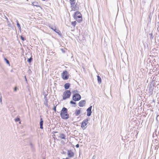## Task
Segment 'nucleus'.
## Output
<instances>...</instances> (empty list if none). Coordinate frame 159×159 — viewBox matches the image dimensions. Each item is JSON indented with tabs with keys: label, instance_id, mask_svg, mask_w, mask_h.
<instances>
[{
	"label": "nucleus",
	"instance_id": "f257e3e1",
	"mask_svg": "<svg viewBox=\"0 0 159 159\" xmlns=\"http://www.w3.org/2000/svg\"><path fill=\"white\" fill-rule=\"evenodd\" d=\"M60 116L61 118L64 119L66 120L69 118V115L67 112V109L65 107L62 108L61 111Z\"/></svg>",
	"mask_w": 159,
	"mask_h": 159
},
{
	"label": "nucleus",
	"instance_id": "f03ea898",
	"mask_svg": "<svg viewBox=\"0 0 159 159\" xmlns=\"http://www.w3.org/2000/svg\"><path fill=\"white\" fill-rule=\"evenodd\" d=\"M73 17L78 23H80L82 20V18L81 13L78 11L75 12Z\"/></svg>",
	"mask_w": 159,
	"mask_h": 159
},
{
	"label": "nucleus",
	"instance_id": "7ed1b4c3",
	"mask_svg": "<svg viewBox=\"0 0 159 159\" xmlns=\"http://www.w3.org/2000/svg\"><path fill=\"white\" fill-rule=\"evenodd\" d=\"M71 94V92L70 90H66L64 92L63 94V99L65 100L67 98H69Z\"/></svg>",
	"mask_w": 159,
	"mask_h": 159
},
{
	"label": "nucleus",
	"instance_id": "20e7f679",
	"mask_svg": "<svg viewBox=\"0 0 159 159\" xmlns=\"http://www.w3.org/2000/svg\"><path fill=\"white\" fill-rule=\"evenodd\" d=\"M61 76L63 79L67 80L69 77V73L66 70H65L61 73Z\"/></svg>",
	"mask_w": 159,
	"mask_h": 159
},
{
	"label": "nucleus",
	"instance_id": "39448f33",
	"mask_svg": "<svg viewBox=\"0 0 159 159\" xmlns=\"http://www.w3.org/2000/svg\"><path fill=\"white\" fill-rule=\"evenodd\" d=\"M89 120V118L85 119L83 120L82 124H81V127L83 129H86L87 126L86 125L88 123V121Z\"/></svg>",
	"mask_w": 159,
	"mask_h": 159
},
{
	"label": "nucleus",
	"instance_id": "423d86ee",
	"mask_svg": "<svg viewBox=\"0 0 159 159\" xmlns=\"http://www.w3.org/2000/svg\"><path fill=\"white\" fill-rule=\"evenodd\" d=\"M81 98V96L78 93H75L73 96L72 99L75 101H79Z\"/></svg>",
	"mask_w": 159,
	"mask_h": 159
},
{
	"label": "nucleus",
	"instance_id": "0eeeda50",
	"mask_svg": "<svg viewBox=\"0 0 159 159\" xmlns=\"http://www.w3.org/2000/svg\"><path fill=\"white\" fill-rule=\"evenodd\" d=\"M43 94L44 95V105L47 107L48 108H49V106L48 105V100L47 97V94H46L44 92H43Z\"/></svg>",
	"mask_w": 159,
	"mask_h": 159
},
{
	"label": "nucleus",
	"instance_id": "6e6552de",
	"mask_svg": "<svg viewBox=\"0 0 159 159\" xmlns=\"http://www.w3.org/2000/svg\"><path fill=\"white\" fill-rule=\"evenodd\" d=\"M50 28L54 30L55 32L57 33L59 35H61V31L55 26H50Z\"/></svg>",
	"mask_w": 159,
	"mask_h": 159
},
{
	"label": "nucleus",
	"instance_id": "1a4fd4ad",
	"mask_svg": "<svg viewBox=\"0 0 159 159\" xmlns=\"http://www.w3.org/2000/svg\"><path fill=\"white\" fill-rule=\"evenodd\" d=\"M67 155L69 157H72L74 156V154L71 150H67Z\"/></svg>",
	"mask_w": 159,
	"mask_h": 159
},
{
	"label": "nucleus",
	"instance_id": "9d476101",
	"mask_svg": "<svg viewBox=\"0 0 159 159\" xmlns=\"http://www.w3.org/2000/svg\"><path fill=\"white\" fill-rule=\"evenodd\" d=\"M92 108V106L89 107L87 110V116H91L92 113L91 109Z\"/></svg>",
	"mask_w": 159,
	"mask_h": 159
},
{
	"label": "nucleus",
	"instance_id": "9b49d317",
	"mask_svg": "<svg viewBox=\"0 0 159 159\" xmlns=\"http://www.w3.org/2000/svg\"><path fill=\"white\" fill-rule=\"evenodd\" d=\"M86 103L85 100H82L80 101L79 103V106L80 107H83L85 106Z\"/></svg>",
	"mask_w": 159,
	"mask_h": 159
},
{
	"label": "nucleus",
	"instance_id": "f8f14e48",
	"mask_svg": "<svg viewBox=\"0 0 159 159\" xmlns=\"http://www.w3.org/2000/svg\"><path fill=\"white\" fill-rule=\"evenodd\" d=\"M149 90V93L151 94H152L153 90V86L152 85H150L148 87Z\"/></svg>",
	"mask_w": 159,
	"mask_h": 159
},
{
	"label": "nucleus",
	"instance_id": "ddd939ff",
	"mask_svg": "<svg viewBox=\"0 0 159 159\" xmlns=\"http://www.w3.org/2000/svg\"><path fill=\"white\" fill-rule=\"evenodd\" d=\"M40 117H41V116H40ZM43 119L42 118H41L40 119V128L41 129H43Z\"/></svg>",
	"mask_w": 159,
	"mask_h": 159
},
{
	"label": "nucleus",
	"instance_id": "4468645a",
	"mask_svg": "<svg viewBox=\"0 0 159 159\" xmlns=\"http://www.w3.org/2000/svg\"><path fill=\"white\" fill-rule=\"evenodd\" d=\"M70 84L69 83H66V84H65V85H64L65 89H68L70 87Z\"/></svg>",
	"mask_w": 159,
	"mask_h": 159
},
{
	"label": "nucleus",
	"instance_id": "2eb2a0df",
	"mask_svg": "<svg viewBox=\"0 0 159 159\" xmlns=\"http://www.w3.org/2000/svg\"><path fill=\"white\" fill-rule=\"evenodd\" d=\"M79 7L77 5V3L73 7H72V10L74 11L77 10L79 9Z\"/></svg>",
	"mask_w": 159,
	"mask_h": 159
},
{
	"label": "nucleus",
	"instance_id": "dca6fc26",
	"mask_svg": "<svg viewBox=\"0 0 159 159\" xmlns=\"http://www.w3.org/2000/svg\"><path fill=\"white\" fill-rule=\"evenodd\" d=\"M66 135L63 134H60V137L63 139H66Z\"/></svg>",
	"mask_w": 159,
	"mask_h": 159
},
{
	"label": "nucleus",
	"instance_id": "f3484780",
	"mask_svg": "<svg viewBox=\"0 0 159 159\" xmlns=\"http://www.w3.org/2000/svg\"><path fill=\"white\" fill-rule=\"evenodd\" d=\"M32 4L33 5L36 6L37 7H40V6L39 5L38 3L37 2H33Z\"/></svg>",
	"mask_w": 159,
	"mask_h": 159
},
{
	"label": "nucleus",
	"instance_id": "a211bd4d",
	"mask_svg": "<svg viewBox=\"0 0 159 159\" xmlns=\"http://www.w3.org/2000/svg\"><path fill=\"white\" fill-rule=\"evenodd\" d=\"M16 22L17 25V26H18V29H19V30L21 31V27H20V24L19 23L18 20H16Z\"/></svg>",
	"mask_w": 159,
	"mask_h": 159
},
{
	"label": "nucleus",
	"instance_id": "6ab92c4d",
	"mask_svg": "<svg viewBox=\"0 0 159 159\" xmlns=\"http://www.w3.org/2000/svg\"><path fill=\"white\" fill-rule=\"evenodd\" d=\"M97 77L98 82L99 84H100L102 82L101 78L99 75H98Z\"/></svg>",
	"mask_w": 159,
	"mask_h": 159
},
{
	"label": "nucleus",
	"instance_id": "aec40b11",
	"mask_svg": "<svg viewBox=\"0 0 159 159\" xmlns=\"http://www.w3.org/2000/svg\"><path fill=\"white\" fill-rule=\"evenodd\" d=\"M80 113V110H76L75 112V114L76 116L79 115Z\"/></svg>",
	"mask_w": 159,
	"mask_h": 159
},
{
	"label": "nucleus",
	"instance_id": "412c9836",
	"mask_svg": "<svg viewBox=\"0 0 159 159\" xmlns=\"http://www.w3.org/2000/svg\"><path fill=\"white\" fill-rule=\"evenodd\" d=\"M76 24V21H72L71 23V24L72 26L75 27Z\"/></svg>",
	"mask_w": 159,
	"mask_h": 159
},
{
	"label": "nucleus",
	"instance_id": "4be33fe9",
	"mask_svg": "<svg viewBox=\"0 0 159 159\" xmlns=\"http://www.w3.org/2000/svg\"><path fill=\"white\" fill-rule=\"evenodd\" d=\"M70 5H71V8L72 9V7H73L74 6L75 4V2H71L70 3Z\"/></svg>",
	"mask_w": 159,
	"mask_h": 159
},
{
	"label": "nucleus",
	"instance_id": "5701e85b",
	"mask_svg": "<svg viewBox=\"0 0 159 159\" xmlns=\"http://www.w3.org/2000/svg\"><path fill=\"white\" fill-rule=\"evenodd\" d=\"M4 59L7 64H10V62L8 60H7L6 58H4Z\"/></svg>",
	"mask_w": 159,
	"mask_h": 159
},
{
	"label": "nucleus",
	"instance_id": "b1692460",
	"mask_svg": "<svg viewBox=\"0 0 159 159\" xmlns=\"http://www.w3.org/2000/svg\"><path fill=\"white\" fill-rule=\"evenodd\" d=\"M32 57H31L30 58H29V59H28L27 61L28 62L30 63L32 61Z\"/></svg>",
	"mask_w": 159,
	"mask_h": 159
},
{
	"label": "nucleus",
	"instance_id": "393cba45",
	"mask_svg": "<svg viewBox=\"0 0 159 159\" xmlns=\"http://www.w3.org/2000/svg\"><path fill=\"white\" fill-rule=\"evenodd\" d=\"M70 103L71 104H74V105L76 104V103L75 102H74L72 101H71L70 102Z\"/></svg>",
	"mask_w": 159,
	"mask_h": 159
},
{
	"label": "nucleus",
	"instance_id": "a878e982",
	"mask_svg": "<svg viewBox=\"0 0 159 159\" xmlns=\"http://www.w3.org/2000/svg\"><path fill=\"white\" fill-rule=\"evenodd\" d=\"M20 119L19 118H17L15 119V120L16 122H18L20 120Z\"/></svg>",
	"mask_w": 159,
	"mask_h": 159
},
{
	"label": "nucleus",
	"instance_id": "bb28decb",
	"mask_svg": "<svg viewBox=\"0 0 159 159\" xmlns=\"http://www.w3.org/2000/svg\"><path fill=\"white\" fill-rule=\"evenodd\" d=\"M2 96H1V94L0 93V102L2 104Z\"/></svg>",
	"mask_w": 159,
	"mask_h": 159
},
{
	"label": "nucleus",
	"instance_id": "cd10ccee",
	"mask_svg": "<svg viewBox=\"0 0 159 159\" xmlns=\"http://www.w3.org/2000/svg\"><path fill=\"white\" fill-rule=\"evenodd\" d=\"M149 35L150 36V39H152L153 37L152 34V33L150 34H149Z\"/></svg>",
	"mask_w": 159,
	"mask_h": 159
},
{
	"label": "nucleus",
	"instance_id": "c85d7f7f",
	"mask_svg": "<svg viewBox=\"0 0 159 159\" xmlns=\"http://www.w3.org/2000/svg\"><path fill=\"white\" fill-rule=\"evenodd\" d=\"M57 105H56V106H54L53 108V109L54 110L55 112L56 111V107Z\"/></svg>",
	"mask_w": 159,
	"mask_h": 159
},
{
	"label": "nucleus",
	"instance_id": "c756f323",
	"mask_svg": "<svg viewBox=\"0 0 159 159\" xmlns=\"http://www.w3.org/2000/svg\"><path fill=\"white\" fill-rule=\"evenodd\" d=\"M20 38H21V39L22 40H23V41L25 40V38L24 37H23L22 36H21Z\"/></svg>",
	"mask_w": 159,
	"mask_h": 159
},
{
	"label": "nucleus",
	"instance_id": "7c9ffc66",
	"mask_svg": "<svg viewBox=\"0 0 159 159\" xmlns=\"http://www.w3.org/2000/svg\"><path fill=\"white\" fill-rule=\"evenodd\" d=\"M76 92H78V91H77V90H74V91H73L72 92V93H74V94H75V93H76Z\"/></svg>",
	"mask_w": 159,
	"mask_h": 159
},
{
	"label": "nucleus",
	"instance_id": "2f4dec72",
	"mask_svg": "<svg viewBox=\"0 0 159 159\" xmlns=\"http://www.w3.org/2000/svg\"><path fill=\"white\" fill-rule=\"evenodd\" d=\"M75 146L77 148H78L79 147V145L78 144H77Z\"/></svg>",
	"mask_w": 159,
	"mask_h": 159
},
{
	"label": "nucleus",
	"instance_id": "473e14b6",
	"mask_svg": "<svg viewBox=\"0 0 159 159\" xmlns=\"http://www.w3.org/2000/svg\"><path fill=\"white\" fill-rule=\"evenodd\" d=\"M61 50L62 52V53H65V50H64V49H61Z\"/></svg>",
	"mask_w": 159,
	"mask_h": 159
},
{
	"label": "nucleus",
	"instance_id": "72a5a7b5",
	"mask_svg": "<svg viewBox=\"0 0 159 159\" xmlns=\"http://www.w3.org/2000/svg\"><path fill=\"white\" fill-rule=\"evenodd\" d=\"M17 90V88L16 87H15L14 89V90L15 91H16Z\"/></svg>",
	"mask_w": 159,
	"mask_h": 159
},
{
	"label": "nucleus",
	"instance_id": "f704fd0d",
	"mask_svg": "<svg viewBox=\"0 0 159 159\" xmlns=\"http://www.w3.org/2000/svg\"><path fill=\"white\" fill-rule=\"evenodd\" d=\"M95 158H96L94 156L92 157V159H95Z\"/></svg>",
	"mask_w": 159,
	"mask_h": 159
},
{
	"label": "nucleus",
	"instance_id": "c9c22d12",
	"mask_svg": "<svg viewBox=\"0 0 159 159\" xmlns=\"http://www.w3.org/2000/svg\"><path fill=\"white\" fill-rule=\"evenodd\" d=\"M8 26L9 27H11V24H10V23H9L8 24Z\"/></svg>",
	"mask_w": 159,
	"mask_h": 159
},
{
	"label": "nucleus",
	"instance_id": "e433bc0d",
	"mask_svg": "<svg viewBox=\"0 0 159 159\" xmlns=\"http://www.w3.org/2000/svg\"><path fill=\"white\" fill-rule=\"evenodd\" d=\"M70 2H74L75 0H69Z\"/></svg>",
	"mask_w": 159,
	"mask_h": 159
},
{
	"label": "nucleus",
	"instance_id": "4c0bfd02",
	"mask_svg": "<svg viewBox=\"0 0 159 159\" xmlns=\"http://www.w3.org/2000/svg\"><path fill=\"white\" fill-rule=\"evenodd\" d=\"M25 81H27V79H26V76H25Z\"/></svg>",
	"mask_w": 159,
	"mask_h": 159
},
{
	"label": "nucleus",
	"instance_id": "58836bf2",
	"mask_svg": "<svg viewBox=\"0 0 159 159\" xmlns=\"http://www.w3.org/2000/svg\"><path fill=\"white\" fill-rule=\"evenodd\" d=\"M30 146H31V147H33V144H31H31H30Z\"/></svg>",
	"mask_w": 159,
	"mask_h": 159
},
{
	"label": "nucleus",
	"instance_id": "ea45409f",
	"mask_svg": "<svg viewBox=\"0 0 159 159\" xmlns=\"http://www.w3.org/2000/svg\"><path fill=\"white\" fill-rule=\"evenodd\" d=\"M5 19L7 20H8V18H7V17L6 16H5Z\"/></svg>",
	"mask_w": 159,
	"mask_h": 159
},
{
	"label": "nucleus",
	"instance_id": "a19ab883",
	"mask_svg": "<svg viewBox=\"0 0 159 159\" xmlns=\"http://www.w3.org/2000/svg\"><path fill=\"white\" fill-rule=\"evenodd\" d=\"M7 23H8V24H9V23H9V21H8V20H7Z\"/></svg>",
	"mask_w": 159,
	"mask_h": 159
},
{
	"label": "nucleus",
	"instance_id": "79ce46f5",
	"mask_svg": "<svg viewBox=\"0 0 159 159\" xmlns=\"http://www.w3.org/2000/svg\"><path fill=\"white\" fill-rule=\"evenodd\" d=\"M159 116V115H157V117H156V120H157V117H158Z\"/></svg>",
	"mask_w": 159,
	"mask_h": 159
},
{
	"label": "nucleus",
	"instance_id": "37998d69",
	"mask_svg": "<svg viewBox=\"0 0 159 159\" xmlns=\"http://www.w3.org/2000/svg\"><path fill=\"white\" fill-rule=\"evenodd\" d=\"M55 133H57V132H55Z\"/></svg>",
	"mask_w": 159,
	"mask_h": 159
},
{
	"label": "nucleus",
	"instance_id": "c03bdc74",
	"mask_svg": "<svg viewBox=\"0 0 159 159\" xmlns=\"http://www.w3.org/2000/svg\"><path fill=\"white\" fill-rule=\"evenodd\" d=\"M19 123H20V121L19 122Z\"/></svg>",
	"mask_w": 159,
	"mask_h": 159
}]
</instances>
